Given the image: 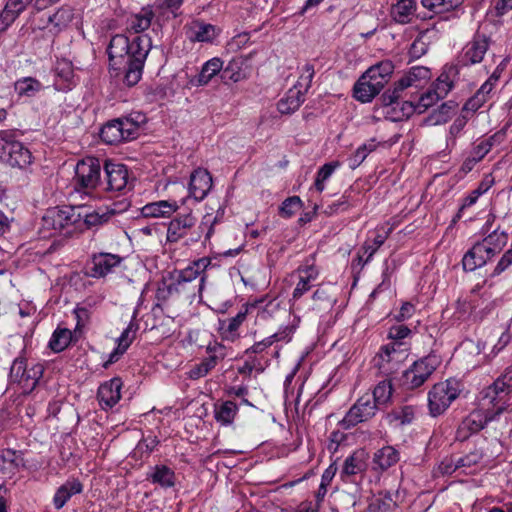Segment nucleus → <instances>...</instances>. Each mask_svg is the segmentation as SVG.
<instances>
[{
    "instance_id": "obj_24",
    "label": "nucleus",
    "mask_w": 512,
    "mask_h": 512,
    "mask_svg": "<svg viewBox=\"0 0 512 512\" xmlns=\"http://www.w3.org/2000/svg\"><path fill=\"white\" fill-rule=\"evenodd\" d=\"M489 47V40L485 35H476L466 46L464 59L468 64L480 63Z\"/></svg>"
},
{
    "instance_id": "obj_7",
    "label": "nucleus",
    "mask_w": 512,
    "mask_h": 512,
    "mask_svg": "<svg viewBox=\"0 0 512 512\" xmlns=\"http://www.w3.org/2000/svg\"><path fill=\"white\" fill-rule=\"evenodd\" d=\"M80 207L62 206L49 209L43 216V226L48 229L67 234L72 232V227L81 221Z\"/></svg>"
},
{
    "instance_id": "obj_45",
    "label": "nucleus",
    "mask_w": 512,
    "mask_h": 512,
    "mask_svg": "<svg viewBox=\"0 0 512 512\" xmlns=\"http://www.w3.org/2000/svg\"><path fill=\"white\" fill-rule=\"evenodd\" d=\"M331 288L327 289L324 287L318 288L312 296L313 301L315 302L313 309H326L332 306L334 299L331 294Z\"/></svg>"
},
{
    "instance_id": "obj_19",
    "label": "nucleus",
    "mask_w": 512,
    "mask_h": 512,
    "mask_svg": "<svg viewBox=\"0 0 512 512\" xmlns=\"http://www.w3.org/2000/svg\"><path fill=\"white\" fill-rule=\"evenodd\" d=\"M396 345L397 343H391L383 346L378 356L374 359L375 365L385 375L392 374L399 365V360L395 357Z\"/></svg>"
},
{
    "instance_id": "obj_9",
    "label": "nucleus",
    "mask_w": 512,
    "mask_h": 512,
    "mask_svg": "<svg viewBox=\"0 0 512 512\" xmlns=\"http://www.w3.org/2000/svg\"><path fill=\"white\" fill-rule=\"evenodd\" d=\"M378 409L380 408L373 402L371 395L365 394L349 409L341 424L347 429L361 422L368 421L375 416Z\"/></svg>"
},
{
    "instance_id": "obj_61",
    "label": "nucleus",
    "mask_w": 512,
    "mask_h": 512,
    "mask_svg": "<svg viewBox=\"0 0 512 512\" xmlns=\"http://www.w3.org/2000/svg\"><path fill=\"white\" fill-rule=\"evenodd\" d=\"M275 338L277 335H271L262 341L256 342L253 346H251L246 352H252L255 354L262 353L265 349L270 347L273 343H275Z\"/></svg>"
},
{
    "instance_id": "obj_35",
    "label": "nucleus",
    "mask_w": 512,
    "mask_h": 512,
    "mask_svg": "<svg viewBox=\"0 0 512 512\" xmlns=\"http://www.w3.org/2000/svg\"><path fill=\"white\" fill-rule=\"evenodd\" d=\"M154 17V13L150 8H143L138 14L132 15L128 20V30L134 33H141L147 30Z\"/></svg>"
},
{
    "instance_id": "obj_8",
    "label": "nucleus",
    "mask_w": 512,
    "mask_h": 512,
    "mask_svg": "<svg viewBox=\"0 0 512 512\" xmlns=\"http://www.w3.org/2000/svg\"><path fill=\"white\" fill-rule=\"evenodd\" d=\"M101 165L95 157H87L79 161L75 168L74 183L77 188L93 190L101 188Z\"/></svg>"
},
{
    "instance_id": "obj_26",
    "label": "nucleus",
    "mask_w": 512,
    "mask_h": 512,
    "mask_svg": "<svg viewBox=\"0 0 512 512\" xmlns=\"http://www.w3.org/2000/svg\"><path fill=\"white\" fill-rule=\"evenodd\" d=\"M32 0H8L0 14V31L6 30Z\"/></svg>"
},
{
    "instance_id": "obj_25",
    "label": "nucleus",
    "mask_w": 512,
    "mask_h": 512,
    "mask_svg": "<svg viewBox=\"0 0 512 512\" xmlns=\"http://www.w3.org/2000/svg\"><path fill=\"white\" fill-rule=\"evenodd\" d=\"M211 264V260L207 257L193 261L188 267L178 272V281L197 282L202 277L206 278L205 271Z\"/></svg>"
},
{
    "instance_id": "obj_53",
    "label": "nucleus",
    "mask_w": 512,
    "mask_h": 512,
    "mask_svg": "<svg viewBox=\"0 0 512 512\" xmlns=\"http://www.w3.org/2000/svg\"><path fill=\"white\" fill-rule=\"evenodd\" d=\"M26 361L23 359H16L10 369V378L12 381L17 382L21 385L23 377L25 376Z\"/></svg>"
},
{
    "instance_id": "obj_40",
    "label": "nucleus",
    "mask_w": 512,
    "mask_h": 512,
    "mask_svg": "<svg viewBox=\"0 0 512 512\" xmlns=\"http://www.w3.org/2000/svg\"><path fill=\"white\" fill-rule=\"evenodd\" d=\"M72 332L67 328L58 327L49 341V347L54 352L63 351L71 342Z\"/></svg>"
},
{
    "instance_id": "obj_42",
    "label": "nucleus",
    "mask_w": 512,
    "mask_h": 512,
    "mask_svg": "<svg viewBox=\"0 0 512 512\" xmlns=\"http://www.w3.org/2000/svg\"><path fill=\"white\" fill-rule=\"evenodd\" d=\"M244 62L242 59H232L223 70L222 78L238 82L246 77V73L242 68Z\"/></svg>"
},
{
    "instance_id": "obj_39",
    "label": "nucleus",
    "mask_w": 512,
    "mask_h": 512,
    "mask_svg": "<svg viewBox=\"0 0 512 512\" xmlns=\"http://www.w3.org/2000/svg\"><path fill=\"white\" fill-rule=\"evenodd\" d=\"M15 91L19 96L32 97L41 90V83L32 77L19 79L14 84Z\"/></svg>"
},
{
    "instance_id": "obj_16",
    "label": "nucleus",
    "mask_w": 512,
    "mask_h": 512,
    "mask_svg": "<svg viewBox=\"0 0 512 512\" xmlns=\"http://www.w3.org/2000/svg\"><path fill=\"white\" fill-rule=\"evenodd\" d=\"M122 382L119 378H113L100 385L97 393L99 403L102 407L111 408L121 398Z\"/></svg>"
},
{
    "instance_id": "obj_49",
    "label": "nucleus",
    "mask_w": 512,
    "mask_h": 512,
    "mask_svg": "<svg viewBox=\"0 0 512 512\" xmlns=\"http://www.w3.org/2000/svg\"><path fill=\"white\" fill-rule=\"evenodd\" d=\"M457 104L453 101L443 103L435 112V123H445L456 110Z\"/></svg>"
},
{
    "instance_id": "obj_47",
    "label": "nucleus",
    "mask_w": 512,
    "mask_h": 512,
    "mask_svg": "<svg viewBox=\"0 0 512 512\" xmlns=\"http://www.w3.org/2000/svg\"><path fill=\"white\" fill-rule=\"evenodd\" d=\"M314 74V66L311 63H306L302 68L301 74L295 86L306 93L311 87Z\"/></svg>"
},
{
    "instance_id": "obj_20",
    "label": "nucleus",
    "mask_w": 512,
    "mask_h": 512,
    "mask_svg": "<svg viewBox=\"0 0 512 512\" xmlns=\"http://www.w3.org/2000/svg\"><path fill=\"white\" fill-rule=\"evenodd\" d=\"M205 286V277H202L197 282H188V281H178L175 280L170 286V292H176L182 295L185 299L190 302L194 301L196 298H202V291Z\"/></svg>"
},
{
    "instance_id": "obj_14",
    "label": "nucleus",
    "mask_w": 512,
    "mask_h": 512,
    "mask_svg": "<svg viewBox=\"0 0 512 512\" xmlns=\"http://www.w3.org/2000/svg\"><path fill=\"white\" fill-rule=\"evenodd\" d=\"M212 188V176L206 169L198 168L190 176L189 192L197 201L203 200Z\"/></svg>"
},
{
    "instance_id": "obj_57",
    "label": "nucleus",
    "mask_w": 512,
    "mask_h": 512,
    "mask_svg": "<svg viewBox=\"0 0 512 512\" xmlns=\"http://www.w3.org/2000/svg\"><path fill=\"white\" fill-rule=\"evenodd\" d=\"M491 139L482 140L472 150L471 155L478 161H481L485 155L491 150Z\"/></svg>"
},
{
    "instance_id": "obj_17",
    "label": "nucleus",
    "mask_w": 512,
    "mask_h": 512,
    "mask_svg": "<svg viewBox=\"0 0 512 512\" xmlns=\"http://www.w3.org/2000/svg\"><path fill=\"white\" fill-rule=\"evenodd\" d=\"M187 37L193 42H211L217 35L212 24L201 20H193L185 26Z\"/></svg>"
},
{
    "instance_id": "obj_34",
    "label": "nucleus",
    "mask_w": 512,
    "mask_h": 512,
    "mask_svg": "<svg viewBox=\"0 0 512 512\" xmlns=\"http://www.w3.org/2000/svg\"><path fill=\"white\" fill-rule=\"evenodd\" d=\"M223 62L219 58H212L207 61L200 73L192 80L198 86L208 84V82L222 70Z\"/></svg>"
},
{
    "instance_id": "obj_11",
    "label": "nucleus",
    "mask_w": 512,
    "mask_h": 512,
    "mask_svg": "<svg viewBox=\"0 0 512 512\" xmlns=\"http://www.w3.org/2000/svg\"><path fill=\"white\" fill-rule=\"evenodd\" d=\"M105 180H102L103 191H122L128 184V170L125 165L106 161L104 166Z\"/></svg>"
},
{
    "instance_id": "obj_48",
    "label": "nucleus",
    "mask_w": 512,
    "mask_h": 512,
    "mask_svg": "<svg viewBox=\"0 0 512 512\" xmlns=\"http://www.w3.org/2000/svg\"><path fill=\"white\" fill-rule=\"evenodd\" d=\"M482 458L483 452L479 449H475L467 455L458 458V464L461 466V469H463V472L470 473L471 471L467 472V470L477 465Z\"/></svg>"
},
{
    "instance_id": "obj_43",
    "label": "nucleus",
    "mask_w": 512,
    "mask_h": 512,
    "mask_svg": "<svg viewBox=\"0 0 512 512\" xmlns=\"http://www.w3.org/2000/svg\"><path fill=\"white\" fill-rule=\"evenodd\" d=\"M488 247L492 254L496 255L506 245L508 241V234L504 231L496 229L487 237L482 240Z\"/></svg>"
},
{
    "instance_id": "obj_63",
    "label": "nucleus",
    "mask_w": 512,
    "mask_h": 512,
    "mask_svg": "<svg viewBox=\"0 0 512 512\" xmlns=\"http://www.w3.org/2000/svg\"><path fill=\"white\" fill-rule=\"evenodd\" d=\"M411 333V330L404 325L392 326L389 330V338L393 340H402Z\"/></svg>"
},
{
    "instance_id": "obj_62",
    "label": "nucleus",
    "mask_w": 512,
    "mask_h": 512,
    "mask_svg": "<svg viewBox=\"0 0 512 512\" xmlns=\"http://www.w3.org/2000/svg\"><path fill=\"white\" fill-rule=\"evenodd\" d=\"M366 146H360L353 153V155L349 159V166L352 169L357 168L368 156Z\"/></svg>"
},
{
    "instance_id": "obj_64",
    "label": "nucleus",
    "mask_w": 512,
    "mask_h": 512,
    "mask_svg": "<svg viewBox=\"0 0 512 512\" xmlns=\"http://www.w3.org/2000/svg\"><path fill=\"white\" fill-rule=\"evenodd\" d=\"M312 287V284H309L307 281L299 277V281L293 291L292 299L297 300L301 298L306 292H308Z\"/></svg>"
},
{
    "instance_id": "obj_56",
    "label": "nucleus",
    "mask_w": 512,
    "mask_h": 512,
    "mask_svg": "<svg viewBox=\"0 0 512 512\" xmlns=\"http://www.w3.org/2000/svg\"><path fill=\"white\" fill-rule=\"evenodd\" d=\"M248 309L246 308L244 311H239L236 316L229 318L227 320V327L226 332L230 333L231 335H234L240 325L243 323V321L246 318Z\"/></svg>"
},
{
    "instance_id": "obj_50",
    "label": "nucleus",
    "mask_w": 512,
    "mask_h": 512,
    "mask_svg": "<svg viewBox=\"0 0 512 512\" xmlns=\"http://www.w3.org/2000/svg\"><path fill=\"white\" fill-rule=\"evenodd\" d=\"M302 206V201L298 196H292L285 199L280 207V214L284 217H291Z\"/></svg>"
},
{
    "instance_id": "obj_46",
    "label": "nucleus",
    "mask_w": 512,
    "mask_h": 512,
    "mask_svg": "<svg viewBox=\"0 0 512 512\" xmlns=\"http://www.w3.org/2000/svg\"><path fill=\"white\" fill-rule=\"evenodd\" d=\"M414 416L415 409L412 406H403L389 414L391 421H398L401 425L410 424Z\"/></svg>"
},
{
    "instance_id": "obj_38",
    "label": "nucleus",
    "mask_w": 512,
    "mask_h": 512,
    "mask_svg": "<svg viewBox=\"0 0 512 512\" xmlns=\"http://www.w3.org/2000/svg\"><path fill=\"white\" fill-rule=\"evenodd\" d=\"M72 20V13L69 9L61 8L52 15L46 17L43 24H36L35 17L32 19V24L38 29L46 28L47 24H53L57 28L66 26Z\"/></svg>"
},
{
    "instance_id": "obj_13",
    "label": "nucleus",
    "mask_w": 512,
    "mask_h": 512,
    "mask_svg": "<svg viewBox=\"0 0 512 512\" xmlns=\"http://www.w3.org/2000/svg\"><path fill=\"white\" fill-rule=\"evenodd\" d=\"M489 249L490 247L483 241L474 244L473 247L465 253L462 259L463 269L465 271H474L484 266L495 256Z\"/></svg>"
},
{
    "instance_id": "obj_36",
    "label": "nucleus",
    "mask_w": 512,
    "mask_h": 512,
    "mask_svg": "<svg viewBox=\"0 0 512 512\" xmlns=\"http://www.w3.org/2000/svg\"><path fill=\"white\" fill-rule=\"evenodd\" d=\"M457 73L456 68L450 67L447 71H444L437 78L431 89L440 99L444 98L448 92L453 88V79Z\"/></svg>"
},
{
    "instance_id": "obj_51",
    "label": "nucleus",
    "mask_w": 512,
    "mask_h": 512,
    "mask_svg": "<svg viewBox=\"0 0 512 512\" xmlns=\"http://www.w3.org/2000/svg\"><path fill=\"white\" fill-rule=\"evenodd\" d=\"M440 98L429 89L425 93H423L418 100L416 101L418 106V113L425 112L429 107L434 105Z\"/></svg>"
},
{
    "instance_id": "obj_54",
    "label": "nucleus",
    "mask_w": 512,
    "mask_h": 512,
    "mask_svg": "<svg viewBox=\"0 0 512 512\" xmlns=\"http://www.w3.org/2000/svg\"><path fill=\"white\" fill-rule=\"evenodd\" d=\"M183 2L184 0H155V5L161 10L170 11L176 17Z\"/></svg>"
},
{
    "instance_id": "obj_55",
    "label": "nucleus",
    "mask_w": 512,
    "mask_h": 512,
    "mask_svg": "<svg viewBox=\"0 0 512 512\" xmlns=\"http://www.w3.org/2000/svg\"><path fill=\"white\" fill-rule=\"evenodd\" d=\"M459 469L461 466L458 464V459L455 460L452 457H445L438 466L439 472L443 475H450Z\"/></svg>"
},
{
    "instance_id": "obj_28",
    "label": "nucleus",
    "mask_w": 512,
    "mask_h": 512,
    "mask_svg": "<svg viewBox=\"0 0 512 512\" xmlns=\"http://www.w3.org/2000/svg\"><path fill=\"white\" fill-rule=\"evenodd\" d=\"M23 466L21 454L12 449L0 450V472L7 477H12Z\"/></svg>"
},
{
    "instance_id": "obj_52",
    "label": "nucleus",
    "mask_w": 512,
    "mask_h": 512,
    "mask_svg": "<svg viewBox=\"0 0 512 512\" xmlns=\"http://www.w3.org/2000/svg\"><path fill=\"white\" fill-rule=\"evenodd\" d=\"M394 71V64L390 60L381 61L369 68V73H378L388 82Z\"/></svg>"
},
{
    "instance_id": "obj_12",
    "label": "nucleus",
    "mask_w": 512,
    "mask_h": 512,
    "mask_svg": "<svg viewBox=\"0 0 512 512\" xmlns=\"http://www.w3.org/2000/svg\"><path fill=\"white\" fill-rule=\"evenodd\" d=\"M122 258L117 254L98 253L94 254L87 264V275L93 278H102L113 272L119 266Z\"/></svg>"
},
{
    "instance_id": "obj_60",
    "label": "nucleus",
    "mask_w": 512,
    "mask_h": 512,
    "mask_svg": "<svg viewBox=\"0 0 512 512\" xmlns=\"http://www.w3.org/2000/svg\"><path fill=\"white\" fill-rule=\"evenodd\" d=\"M74 314L77 320L76 329L80 330L89 322L90 310L86 307H77Z\"/></svg>"
},
{
    "instance_id": "obj_3",
    "label": "nucleus",
    "mask_w": 512,
    "mask_h": 512,
    "mask_svg": "<svg viewBox=\"0 0 512 512\" xmlns=\"http://www.w3.org/2000/svg\"><path fill=\"white\" fill-rule=\"evenodd\" d=\"M207 228L205 239L208 240L213 232V224L207 222L198 223L197 217L188 212L178 214L168 225L166 240L168 243H178L184 240L185 245L198 242Z\"/></svg>"
},
{
    "instance_id": "obj_32",
    "label": "nucleus",
    "mask_w": 512,
    "mask_h": 512,
    "mask_svg": "<svg viewBox=\"0 0 512 512\" xmlns=\"http://www.w3.org/2000/svg\"><path fill=\"white\" fill-rule=\"evenodd\" d=\"M416 10L415 0H397L391 7V17L399 24L410 23Z\"/></svg>"
},
{
    "instance_id": "obj_41",
    "label": "nucleus",
    "mask_w": 512,
    "mask_h": 512,
    "mask_svg": "<svg viewBox=\"0 0 512 512\" xmlns=\"http://www.w3.org/2000/svg\"><path fill=\"white\" fill-rule=\"evenodd\" d=\"M392 384L390 380H383L378 383L374 388L373 394L371 395L373 402H375L379 408L385 405L391 398L392 395Z\"/></svg>"
},
{
    "instance_id": "obj_44",
    "label": "nucleus",
    "mask_w": 512,
    "mask_h": 512,
    "mask_svg": "<svg viewBox=\"0 0 512 512\" xmlns=\"http://www.w3.org/2000/svg\"><path fill=\"white\" fill-rule=\"evenodd\" d=\"M237 413V405L232 401L222 403L215 410V418L222 424H230Z\"/></svg>"
},
{
    "instance_id": "obj_2",
    "label": "nucleus",
    "mask_w": 512,
    "mask_h": 512,
    "mask_svg": "<svg viewBox=\"0 0 512 512\" xmlns=\"http://www.w3.org/2000/svg\"><path fill=\"white\" fill-rule=\"evenodd\" d=\"M151 47V39L146 35L136 36L132 41L123 34L111 38L107 47L110 66L114 70L123 69V81L127 86L140 81Z\"/></svg>"
},
{
    "instance_id": "obj_58",
    "label": "nucleus",
    "mask_w": 512,
    "mask_h": 512,
    "mask_svg": "<svg viewBox=\"0 0 512 512\" xmlns=\"http://www.w3.org/2000/svg\"><path fill=\"white\" fill-rule=\"evenodd\" d=\"M486 101L487 100H485V98H483L481 94L476 92L469 100H467L463 109L465 111L476 112L479 108H481L484 105Z\"/></svg>"
},
{
    "instance_id": "obj_22",
    "label": "nucleus",
    "mask_w": 512,
    "mask_h": 512,
    "mask_svg": "<svg viewBox=\"0 0 512 512\" xmlns=\"http://www.w3.org/2000/svg\"><path fill=\"white\" fill-rule=\"evenodd\" d=\"M370 81L364 74L360 76L353 87V96L356 100L362 103L371 102L372 99L382 90L380 85Z\"/></svg>"
},
{
    "instance_id": "obj_29",
    "label": "nucleus",
    "mask_w": 512,
    "mask_h": 512,
    "mask_svg": "<svg viewBox=\"0 0 512 512\" xmlns=\"http://www.w3.org/2000/svg\"><path fill=\"white\" fill-rule=\"evenodd\" d=\"M367 453L362 450H356L348 456L343 464L341 475L342 477H351L362 473L366 470Z\"/></svg>"
},
{
    "instance_id": "obj_30",
    "label": "nucleus",
    "mask_w": 512,
    "mask_h": 512,
    "mask_svg": "<svg viewBox=\"0 0 512 512\" xmlns=\"http://www.w3.org/2000/svg\"><path fill=\"white\" fill-rule=\"evenodd\" d=\"M82 489L83 486L79 480L72 479L66 481L57 489L53 497L55 508L61 509L73 495L81 493Z\"/></svg>"
},
{
    "instance_id": "obj_10",
    "label": "nucleus",
    "mask_w": 512,
    "mask_h": 512,
    "mask_svg": "<svg viewBox=\"0 0 512 512\" xmlns=\"http://www.w3.org/2000/svg\"><path fill=\"white\" fill-rule=\"evenodd\" d=\"M438 366V359L429 355L416 362L404 373L405 382L411 388L420 387L432 375Z\"/></svg>"
},
{
    "instance_id": "obj_4",
    "label": "nucleus",
    "mask_w": 512,
    "mask_h": 512,
    "mask_svg": "<svg viewBox=\"0 0 512 512\" xmlns=\"http://www.w3.org/2000/svg\"><path fill=\"white\" fill-rule=\"evenodd\" d=\"M144 119V116L140 114H137L135 118L130 116L114 119L102 127L100 137L110 145L135 139L138 135L140 122H144Z\"/></svg>"
},
{
    "instance_id": "obj_21",
    "label": "nucleus",
    "mask_w": 512,
    "mask_h": 512,
    "mask_svg": "<svg viewBox=\"0 0 512 512\" xmlns=\"http://www.w3.org/2000/svg\"><path fill=\"white\" fill-rule=\"evenodd\" d=\"M137 330L138 324L131 321L118 338V346L114 349L113 352L110 353L109 359L104 364L105 368H107L108 365L117 362L120 356L125 353V351L135 339Z\"/></svg>"
},
{
    "instance_id": "obj_33",
    "label": "nucleus",
    "mask_w": 512,
    "mask_h": 512,
    "mask_svg": "<svg viewBox=\"0 0 512 512\" xmlns=\"http://www.w3.org/2000/svg\"><path fill=\"white\" fill-rule=\"evenodd\" d=\"M399 461V452L392 446L377 450L373 457L374 469L387 470Z\"/></svg>"
},
{
    "instance_id": "obj_1",
    "label": "nucleus",
    "mask_w": 512,
    "mask_h": 512,
    "mask_svg": "<svg viewBox=\"0 0 512 512\" xmlns=\"http://www.w3.org/2000/svg\"><path fill=\"white\" fill-rule=\"evenodd\" d=\"M511 395L512 367H508L491 385L482 391V406L487 407V411H472L459 425L456 438L464 441L471 434L482 430L493 419L494 415H498L507 409Z\"/></svg>"
},
{
    "instance_id": "obj_31",
    "label": "nucleus",
    "mask_w": 512,
    "mask_h": 512,
    "mask_svg": "<svg viewBox=\"0 0 512 512\" xmlns=\"http://www.w3.org/2000/svg\"><path fill=\"white\" fill-rule=\"evenodd\" d=\"M304 94L305 93L301 89L294 86L286 93L285 97L278 102V111L281 114L294 113L304 102Z\"/></svg>"
},
{
    "instance_id": "obj_23",
    "label": "nucleus",
    "mask_w": 512,
    "mask_h": 512,
    "mask_svg": "<svg viewBox=\"0 0 512 512\" xmlns=\"http://www.w3.org/2000/svg\"><path fill=\"white\" fill-rule=\"evenodd\" d=\"M175 472L166 465H155L147 473L146 480L159 485L163 489L172 488L176 484Z\"/></svg>"
},
{
    "instance_id": "obj_6",
    "label": "nucleus",
    "mask_w": 512,
    "mask_h": 512,
    "mask_svg": "<svg viewBox=\"0 0 512 512\" xmlns=\"http://www.w3.org/2000/svg\"><path fill=\"white\" fill-rule=\"evenodd\" d=\"M460 392L461 384L455 379H448L445 382L435 384L428 394L430 414L436 417L444 413L451 403L458 398Z\"/></svg>"
},
{
    "instance_id": "obj_27",
    "label": "nucleus",
    "mask_w": 512,
    "mask_h": 512,
    "mask_svg": "<svg viewBox=\"0 0 512 512\" xmlns=\"http://www.w3.org/2000/svg\"><path fill=\"white\" fill-rule=\"evenodd\" d=\"M397 100V103L393 105H384L382 102V106L386 108L385 115L392 121H401L404 118H409L415 111H418V106L416 101L413 100H405L403 102Z\"/></svg>"
},
{
    "instance_id": "obj_59",
    "label": "nucleus",
    "mask_w": 512,
    "mask_h": 512,
    "mask_svg": "<svg viewBox=\"0 0 512 512\" xmlns=\"http://www.w3.org/2000/svg\"><path fill=\"white\" fill-rule=\"evenodd\" d=\"M299 277L312 284L318 278L319 271L313 265L300 267L298 269Z\"/></svg>"
},
{
    "instance_id": "obj_18",
    "label": "nucleus",
    "mask_w": 512,
    "mask_h": 512,
    "mask_svg": "<svg viewBox=\"0 0 512 512\" xmlns=\"http://www.w3.org/2000/svg\"><path fill=\"white\" fill-rule=\"evenodd\" d=\"M179 204L174 200H160L146 204L141 209V213L144 217L151 218H169L178 209Z\"/></svg>"
},
{
    "instance_id": "obj_15",
    "label": "nucleus",
    "mask_w": 512,
    "mask_h": 512,
    "mask_svg": "<svg viewBox=\"0 0 512 512\" xmlns=\"http://www.w3.org/2000/svg\"><path fill=\"white\" fill-rule=\"evenodd\" d=\"M5 160L13 167L25 168L32 162L31 152L19 141H8Z\"/></svg>"
},
{
    "instance_id": "obj_5",
    "label": "nucleus",
    "mask_w": 512,
    "mask_h": 512,
    "mask_svg": "<svg viewBox=\"0 0 512 512\" xmlns=\"http://www.w3.org/2000/svg\"><path fill=\"white\" fill-rule=\"evenodd\" d=\"M431 78V71L427 67L415 66L399 79L392 89L385 91L380 101L384 105H393L398 99L403 98V92L408 88H422Z\"/></svg>"
},
{
    "instance_id": "obj_37",
    "label": "nucleus",
    "mask_w": 512,
    "mask_h": 512,
    "mask_svg": "<svg viewBox=\"0 0 512 512\" xmlns=\"http://www.w3.org/2000/svg\"><path fill=\"white\" fill-rule=\"evenodd\" d=\"M43 372L44 366L42 364H34L29 368L26 366L25 376L23 377V382H21L23 392L31 393L42 378Z\"/></svg>"
}]
</instances>
